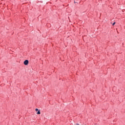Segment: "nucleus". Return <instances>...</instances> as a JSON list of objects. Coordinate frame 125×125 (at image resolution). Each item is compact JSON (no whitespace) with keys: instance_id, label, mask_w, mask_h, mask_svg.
<instances>
[{"instance_id":"obj_1","label":"nucleus","mask_w":125,"mask_h":125,"mask_svg":"<svg viewBox=\"0 0 125 125\" xmlns=\"http://www.w3.org/2000/svg\"><path fill=\"white\" fill-rule=\"evenodd\" d=\"M24 65H27L28 64H29V61L28 60H25L24 62Z\"/></svg>"},{"instance_id":"obj_2","label":"nucleus","mask_w":125,"mask_h":125,"mask_svg":"<svg viewBox=\"0 0 125 125\" xmlns=\"http://www.w3.org/2000/svg\"><path fill=\"white\" fill-rule=\"evenodd\" d=\"M37 114V115H41V111L40 110H38Z\"/></svg>"},{"instance_id":"obj_3","label":"nucleus","mask_w":125,"mask_h":125,"mask_svg":"<svg viewBox=\"0 0 125 125\" xmlns=\"http://www.w3.org/2000/svg\"><path fill=\"white\" fill-rule=\"evenodd\" d=\"M35 111L36 112H38L39 111V109L38 108H36Z\"/></svg>"},{"instance_id":"obj_4","label":"nucleus","mask_w":125,"mask_h":125,"mask_svg":"<svg viewBox=\"0 0 125 125\" xmlns=\"http://www.w3.org/2000/svg\"><path fill=\"white\" fill-rule=\"evenodd\" d=\"M116 24V22H114L112 23V26H114Z\"/></svg>"},{"instance_id":"obj_5","label":"nucleus","mask_w":125,"mask_h":125,"mask_svg":"<svg viewBox=\"0 0 125 125\" xmlns=\"http://www.w3.org/2000/svg\"><path fill=\"white\" fill-rule=\"evenodd\" d=\"M76 125H79V124H77Z\"/></svg>"}]
</instances>
